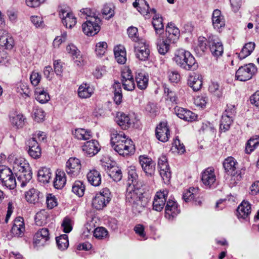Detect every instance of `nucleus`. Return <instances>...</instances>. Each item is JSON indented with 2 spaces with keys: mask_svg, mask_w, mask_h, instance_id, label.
<instances>
[{
  "mask_svg": "<svg viewBox=\"0 0 259 259\" xmlns=\"http://www.w3.org/2000/svg\"><path fill=\"white\" fill-rule=\"evenodd\" d=\"M110 141L112 147L120 155L125 156L133 154L135 152L133 142L122 132L113 131Z\"/></svg>",
  "mask_w": 259,
  "mask_h": 259,
  "instance_id": "f257e3e1",
  "label": "nucleus"
},
{
  "mask_svg": "<svg viewBox=\"0 0 259 259\" xmlns=\"http://www.w3.org/2000/svg\"><path fill=\"white\" fill-rule=\"evenodd\" d=\"M174 60L177 65L186 70H194L198 67V64L193 55L189 51L183 49L176 51Z\"/></svg>",
  "mask_w": 259,
  "mask_h": 259,
  "instance_id": "f03ea898",
  "label": "nucleus"
},
{
  "mask_svg": "<svg viewBox=\"0 0 259 259\" xmlns=\"http://www.w3.org/2000/svg\"><path fill=\"white\" fill-rule=\"evenodd\" d=\"M144 197L143 193L137 189L127 191L126 194V201L132 206L133 210L140 212L144 208Z\"/></svg>",
  "mask_w": 259,
  "mask_h": 259,
  "instance_id": "7ed1b4c3",
  "label": "nucleus"
},
{
  "mask_svg": "<svg viewBox=\"0 0 259 259\" xmlns=\"http://www.w3.org/2000/svg\"><path fill=\"white\" fill-rule=\"evenodd\" d=\"M111 197L112 195L109 189L104 188L96 194L92 200V205L97 210H101L109 203Z\"/></svg>",
  "mask_w": 259,
  "mask_h": 259,
  "instance_id": "20e7f679",
  "label": "nucleus"
},
{
  "mask_svg": "<svg viewBox=\"0 0 259 259\" xmlns=\"http://www.w3.org/2000/svg\"><path fill=\"white\" fill-rule=\"evenodd\" d=\"M0 181L3 186L9 189H14L17 185L11 169L5 165H0Z\"/></svg>",
  "mask_w": 259,
  "mask_h": 259,
  "instance_id": "39448f33",
  "label": "nucleus"
},
{
  "mask_svg": "<svg viewBox=\"0 0 259 259\" xmlns=\"http://www.w3.org/2000/svg\"><path fill=\"white\" fill-rule=\"evenodd\" d=\"M256 70L255 66L249 63L240 67L236 72L235 77L238 80L245 81L251 78Z\"/></svg>",
  "mask_w": 259,
  "mask_h": 259,
  "instance_id": "423d86ee",
  "label": "nucleus"
},
{
  "mask_svg": "<svg viewBox=\"0 0 259 259\" xmlns=\"http://www.w3.org/2000/svg\"><path fill=\"white\" fill-rule=\"evenodd\" d=\"M101 20L98 17H92L91 19H88L82 25V30L87 35L94 36L100 30V24Z\"/></svg>",
  "mask_w": 259,
  "mask_h": 259,
  "instance_id": "0eeeda50",
  "label": "nucleus"
},
{
  "mask_svg": "<svg viewBox=\"0 0 259 259\" xmlns=\"http://www.w3.org/2000/svg\"><path fill=\"white\" fill-rule=\"evenodd\" d=\"M208 44L212 56L216 59L222 57L224 53V47L220 39L217 36L211 35L208 37Z\"/></svg>",
  "mask_w": 259,
  "mask_h": 259,
  "instance_id": "6e6552de",
  "label": "nucleus"
},
{
  "mask_svg": "<svg viewBox=\"0 0 259 259\" xmlns=\"http://www.w3.org/2000/svg\"><path fill=\"white\" fill-rule=\"evenodd\" d=\"M81 168L80 161L75 157L70 158L66 163L65 171L70 178L77 177L80 172Z\"/></svg>",
  "mask_w": 259,
  "mask_h": 259,
  "instance_id": "1a4fd4ad",
  "label": "nucleus"
},
{
  "mask_svg": "<svg viewBox=\"0 0 259 259\" xmlns=\"http://www.w3.org/2000/svg\"><path fill=\"white\" fill-rule=\"evenodd\" d=\"M159 174L165 184H168L171 178V171L165 156L162 155L158 159Z\"/></svg>",
  "mask_w": 259,
  "mask_h": 259,
  "instance_id": "9d476101",
  "label": "nucleus"
},
{
  "mask_svg": "<svg viewBox=\"0 0 259 259\" xmlns=\"http://www.w3.org/2000/svg\"><path fill=\"white\" fill-rule=\"evenodd\" d=\"M201 181L207 188H211L216 186V176L214 169L208 167L201 173Z\"/></svg>",
  "mask_w": 259,
  "mask_h": 259,
  "instance_id": "9b49d317",
  "label": "nucleus"
},
{
  "mask_svg": "<svg viewBox=\"0 0 259 259\" xmlns=\"http://www.w3.org/2000/svg\"><path fill=\"white\" fill-rule=\"evenodd\" d=\"M135 118L133 116L124 113H118L116 116V121L122 130H127L134 126Z\"/></svg>",
  "mask_w": 259,
  "mask_h": 259,
  "instance_id": "f8f14e48",
  "label": "nucleus"
},
{
  "mask_svg": "<svg viewBox=\"0 0 259 259\" xmlns=\"http://www.w3.org/2000/svg\"><path fill=\"white\" fill-rule=\"evenodd\" d=\"M141 167L147 176H152L155 170V163L151 158L144 155H141L139 158Z\"/></svg>",
  "mask_w": 259,
  "mask_h": 259,
  "instance_id": "ddd939ff",
  "label": "nucleus"
},
{
  "mask_svg": "<svg viewBox=\"0 0 259 259\" xmlns=\"http://www.w3.org/2000/svg\"><path fill=\"white\" fill-rule=\"evenodd\" d=\"M156 138L162 142H167L170 137V131L166 121L160 122L155 130Z\"/></svg>",
  "mask_w": 259,
  "mask_h": 259,
  "instance_id": "4468645a",
  "label": "nucleus"
},
{
  "mask_svg": "<svg viewBox=\"0 0 259 259\" xmlns=\"http://www.w3.org/2000/svg\"><path fill=\"white\" fill-rule=\"evenodd\" d=\"M168 195V191L166 190L158 191L153 201V209L157 211H161L166 203Z\"/></svg>",
  "mask_w": 259,
  "mask_h": 259,
  "instance_id": "2eb2a0df",
  "label": "nucleus"
},
{
  "mask_svg": "<svg viewBox=\"0 0 259 259\" xmlns=\"http://www.w3.org/2000/svg\"><path fill=\"white\" fill-rule=\"evenodd\" d=\"M28 153L33 159L39 158L41 154V149L36 138H32L26 142Z\"/></svg>",
  "mask_w": 259,
  "mask_h": 259,
  "instance_id": "dca6fc26",
  "label": "nucleus"
},
{
  "mask_svg": "<svg viewBox=\"0 0 259 259\" xmlns=\"http://www.w3.org/2000/svg\"><path fill=\"white\" fill-rule=\"evenodd\" d=\"M82 147L85 154L90 157L96 155L101 149V146L98 141L96 140L87 141Z\"/></svg>",
  "mask_w": 259,
  "mask_h": 259,
  "instance_id": "f3484780",
  "label": "nucleus"
},
{
  "mask_svg": "<svg viewBox=\"0 0 259 259\" xmlns=\"http://www.w3.org/2000/svg\"><path fill=\"white\" fill-rule=\"evenodd\" d=\"M25 198L28 202L35 204L40 203L44 201V195L38 190L31 188L26 192Z\"/></svg>",
  "mask_w": 259,
  "mask_h": 259,
  "instance_id": "a211bd4d",
  "label": "nucleus"
},
{
  "mask_svg": "<svg viewBox=\"0 0 259 259\" xmlns=\"http://www.w3.org/2000/svg\"><path fill=\"white\" fill-rule=\"evenodd\" d=\"M135 52L137 58L143 61L147 60L150 56L149 46L143 42H138L135 45Z\"/></svg>",
  "mask_w": 259,
  "mask_h": 259,
  "instance_id": "6ab92c4d",
  "label": "nucleus"
},
{
  "mask_svg": "<svg viewBox=\"0 0 259 259\" xmlns=\"http://www.w3.org/2000/svg\"><path fill=\"white\" fill-rule=\"evenodd\" d=\"M180 212L177 202L172 199H169L165 208V217L168 220H172Z\"/></svg>",
  "mask_w": 259,
  "mask_h": 259,
  "instance_id": "aec40b11",
  "label": "nucleus"
},
{
  "mask_svg": "<svg viewBox=\"0 0 259 259\" xmlns=\"http://www.w3.org/2000/svg\"><path fill=\"white\" fill-rule=\"evenodd\" d=\"M180 30L172 23H169L165 29V38L169 40V42L175 43L180 36Z\"/></svg>",
  "mask_w": 259,
  "mask_h": 259,
  "instance_id": "412c9836",
  "label": "nucleus"
},
{
  "mask_svg": "<svg viewBox=\"0 0 259 259\" xmlns=\"http://www.w3.org/2000/svg\"><path fill=\"white\" fill-rule=\"evenodd\" d=\"M59 15L63 24L66 28H71L76 24V18L72 12L61 10Z\"/></svg>",
  "mask_w": 259,
  "mask_h": 259,
  "instance_id": "4be33fe9",
  "label": "nucleus"
},
{
  "mask_svg": "<svg viewBox=\"0 0 259 259\" xmlns=\"http://www.w3.org/2000/svg\"><path fill=\"white\" fill-rule=\"evenodd\" d=\"M50 239V234L48 229L42 228L35 234L33 243L36 245L43 246Z\"/></svg>",
  "mask_w": 259,
  "mask_h": 259,
  "instance_id": "5701e85b",
  "label": "nucleus"
},
{
  "mask_svg": "<svg viewBox=\"0 0 259 259\" xmlns=\"http://www.w3.org/2000/svg\"><path fill=\"white\" fill-rule=\"evenodd\" d=\"M134 7L144 16H147L150 13L155 14L156 12L154 8L150 9L148 3L145 0H135L133 3Z\"/></svg>",
  "mask_w": 259,
  "mask_h": 259,
  "instance_id": "b1692460",
  "label": "nucleus"
},
{
  "mask_svg": "<svg viewBox=\"0 0 259 259\" xmlns=\"http://www.w3.org/2000/svg\"><path fill=\"white\" fill-rule=\"evenodd\" d=\"M175 111L180 118L186 121H192L197 117V115L190 110L180 107H175Z\"/></svg>",
  "mask_w": 259,
  "mask_h": 259,
  "instance_id": "393cba45",
  "label": "nucleus"
},
{
  "mask_svg": "<svg viewBox=\"0 0 259 259\" xmlns=\"http://www.w3.org/2000/svg\"><path fill=\"white\" fill-rule=\"evenodd\" d=\"M25 229L23 218L22 217L16 218L11 229V233L15 236L22 237L24 234Z\"/></svg>",
  "mask_w": 259,
  "mask_h": 259,
  "instance_id": "a878e982",
  "label": "nucleus"
},
{
  "mask_svg": "<svg viewBox=\"0 0 259 259\" xmlns=\"http://www.w3.org/2000/svg\"><path fill=\"white\" fill-rule=\"evenodd\" d=\"M223 166L228 175L235 176L237 174L238 162L234 158L228 157L226 158L223 162Z\"/></svg>",
  "mask_w": 259,
  "mask_h": 259,
  "instance_id": "bb28decb",
  "label": "nucleus"
},
{
  "mask_svg": "<svg viewBox=\"0 0 259 259\" xmlns=\"http://www.w3.org/2000/svg\"><path fill=\"white\" fill-rule=\"evenodd\" d=\"M14 44L13 37L6 30L0 29V46L6 49H11Z\"/></svg>",
  "mask_w": 259,
  "mask_h": 259,
  "instance_id": "cd10ccee",
  "label": "nucleus"
},
{
  "mask_svg": "<svg viewBox=\"0 0 259 259\" xmlns=\"http://www.w3.org/2000/svg\"><path fill=\"white\" fill-rule=\"evenodd\" d=\"M198 197V188H190L186 190L183 194V199L186 202H189L191 201H194L195 204L200 205L201 202L200 200H197Z\"/></svg>",
  "mask_w": 259,
  "mask_h": 259,
  "instance_id": "c85d7f7f",
  "label": "nucleus"
},
{
  "mask_svg": "<svg viewBox=\"0 0 259 259\" xmlns=\"http://www.w3.org/2000/svg\"><path fill=\"white\" fill-rule=\"evenodd\" d=\"M212 21L214 28L218 31H220L221 28L225 26V20L220 10L215 9L213 11Z\"/></svg>",
  "mask_w": 259,
  "mask_h": 259,
  "instance_id": "c756f323",
  "label": "nucleus"
},
{
  "mask_svg": "<svg viewBox=\"0 0 259 259\" xmlns=\"http://www.w3.org/2000/svg\"><path fill=\"white\" fill-rule=\"evenodd\" d=\"M250 212L251 205L248 201H242L237 209V215L239 218L246 219Z\"/></svg>",
  "mask_w": 259,
  "mask_h": 259,
  "instance_id": "7c9ffc66",
  "label": "nucleus"
},
{
  "mask_svg": "<svg viewBox=\"0 0 259 259\" xmlns=\"http://www.w3.org/2000/svg\"><path fill=\"white\" fill-rule=\"evenodd\" d=\"M152 18V25L156 35H161L164 32V25L162 17L156 13Z\"/></svg>",
  "mask_w": 259,
  "mask_h": 259,
  "instance_id": "2f4dec72",
  "label": "nucleus"
},
{
  "mask_svg": "<svg viewBox=\"0 0 259 259\" xmlns=\"http://www.w3.org/2000/svg\"><path fill=\"white\" fill-rule=\"evenodd\" d=\"M188 84L194 91H199L202 85L201 75L195 74L193 75L189 76L188 80Z\"/></svg>",
  "mask_w": 259,
  "mask_h": 259,
  "instance_id": "473e14b6",
  "label": "nucleus"
},
{
  "mask_svg": "<svg viewBox=\"0 0 259 259\" xmlns=\"http://www.w3.org/2000/svg\"><path fill=\"white\" fill-rule=\"evenodd\" d=\"M13 170L15 172L20 173L30 170L29 164L23 158L16 159L13 164Z\"/></svg>",
  "mask_w": 259,
  "mask_h": 259,
  "instance_id": "72a5a7b5",
  "label": "nucleus"
},
{
  "mask_svg": "<svg viewBox=\"0 0 259 259\" xmlns=\"http://www.w3.org/2000/svg\"><path fill=\"white\" fill-rule=\"evenodd\" d=\"M169 40L167 39H164L163 37L161 35H158L157 39V48L159 54L161 55H165L169 49Z\"/></svg>",
  "mask_w": 259,
  "mask_h": 259,
  "instance_id": "f704fd0d",
  "label": "nucleus"
},
{
  "mask_svg": "<svg viewBox=\"0 0 259 259\" xmlns=\"http://www.w3.org/2000/svg\"><path fill=\"white\" fill-rule=\"evenodd\" d=\"M87 179L89 183L97 187L101 183V176L99 171L96 169L91 170L87 174Z\"/></svg>",
  "mask_w": 259,
  "mask_h": 259,
  "instance_id": "c9c22d12",
  "label": "nucleus"
},
{
  "mask_svg": "<svg viewBox=\"0 0 259 259\" xmlns=\"http://www.w3.org/2000/svg\"><path fill=\"white\" fill-rule=\"evenodd\" d=\"M66 177L64 171L57 170L56 177L54 181V186L56 189H61L65 185L66 182Z\"/></svg>",
  "mask_w": 259,
  "mask_h": 259,
  "instance_id": "e433bc0d",
  "label": "nucleus"
},
{
  "mask_svg": "<svg viewBox=\"0 0 259 259\" xmlns=\"http://www.w3.org/2000/svg\"><path fill=\"white\" fill-rule=\"evenodd\" d=\"M115 58L119 64H123L126 61L125 48L122 46H116L114 49Z\"/></svg>",
  "mask_w": 259,
  "mask_h": 259,
  "instance_id": "4c0bfd02",
  "label": "nucleus"
},
{
  "mask_svg": "<svg viewBox=\"0 0 259 259\" xmlns=\"http://www.w3.org/2000/svg\"><path fill=\"white\" fill-rule=\"evenodd\" d=\"M93 93V89L87 83H82L78 89V96L83 99L90 98Z\"/></svg>",
  "mask_w": 259,
  "mask_h": 259,
  "instance_id": "58836bf2",
  "label": "nucleus"
},
{
  "mask_svg": "<svg viewBox=\"0 0 259 259\" xmlns=\"http://www.w3.org/2000/svg\"><path fill=\"white\" fill-rule=\"evenodd\" d=\"M51 176V169L48 167H42L38 171V180L43 183H49Z\"/></svg>",
  "mask_w": 259,
  "mask_h": 259,
  "instance_id": "ea45409f",
  "label": "nucleus"
},
{
  "mask_svg": "<svg viewBox=\"0 0 259 259\" xmlns=\"http://www.w3.org/2000/svg\"><path fill=\"white\" fill-rule=\"evenodd\" d=\"M74 137L79 140H88L92 137L90 130L84 128H77L73 133Z\"/></svg>",
  "mask_w": 259,
  "mask_h": 259,
  "instance_id": "a19ab883",
  "label": "nucleus"
},
{
  "mask_svg": "<svg viewBox=\"0 0 259 259\" xmlns=\"http://www.w3.org/2000/svg\"><path fill=\"white\" fill-rule=\"evenodd\" d=\"M136 81L137 87L140 90H145L148 86V76L143 73H138L136 76Z\"/></svg>",
  "mask_w": 259,
  "mask_h": 259,
  "instance_id": "79ce46f5",
  "label": "nucleus"
},
{
  "mask_svg": "<svg viewBox=\"0 0 259 259\" xmlns=\"http://www.w3.org/2000/svg\"><path fill=\"white\" fill-rule=\"evenodd\" d=\"M255 44L253 42H249L245 44L240 53L238 54L240 59H243L249 56L254 50Z\"/></svg>",
  "mask_w": 259,
  "mask_h": 259,
  "instance_id": "37998d69",
  "label": "nucleus"
},
{
  "mask_svg": "<svg viewBox=\"0 0 259 259\" xmlns=\"http://www.w3.org/2000/svg\"><path fill=\"white\" fill-rule=\"evenodd\" d=\"M35 97L36 100L41 104L46 103L50 100L48 93L44 89L38 88L35 90Z\"/></svg>",
  "mask_w": 259,
  "mask_h": 259,
  "instance_id": "c03bdc74",
  "label": "nucleus"
},
{
  "mask_svg": "<svg viewBox=\"0 0 259 259\" xmlns=\"http://www.w3.org/2000/svg\"><path fill=\"white\" fill-rule=\"evenodd\" d=\"M85 186L81 181H76L72 186V192L78 197H82L85 191Z\"/></svg>",
  "mask_w": 259,
  "mask_h": 259,
  "instance_id": "a18cd8bd",
  "label": "nucleus"
},
{
  "mask_svg": "<svg viewBox=\"0 0 259 259\" xmlns=\"http://www.w3.org/2000/svg\"><path fill=\"white\" fill-rule=\"evenodd\" d=\"M18 182L20 183L21 187H24L32 178V172L31 170H26V172H22L17 175Z\"/></svg>",
  "mask_w": 259,
  "mask_h": 259,
  "instance_id": "49530a36",
  "label": "nucleus"
},
{
  "mask_svg": "<svg viewBox=\"0 0 259 259\" xmlns=\"http://www.w3.org/2000/svg\"><path fill=\"white\" fill-rule=\"evenodd\" d=\"M66 50L67 52L72 57L75 61L80 63L82 61V57L80 55L79 51L73 45L70 44L67 46Z\"/></svg>",
  "mask_w": 259,
  "mask_h": 259,
  "instance_id": "de8ad7c7",
  "label": "nucleus"
},
{
  "mask_svg": "<svg viewBox=\"0 0 259 259\" xmlns=\"http://www.w3.org/2000/svg\"><path fill=\"white\" fill-rule=\"evenodd\" d=\"M233 119L234 118H230L228 115L222 114L220 125V130L224 132L229 130Z\"/></svg>",
  "mask_w": 259,
  "mask_h": 259,
  "instance_id": "09e8293b",
  "label": "nucleus"
},
{
  "mask_svg": "<svg viewBox=\"0 0 259 259\" xmlns=\"http://www.w3.org/2000/svg\"><path fill=\"white\" fill-rule=\"evenodd\" d=\"M259 145V136L250 138L247 142L245 147V152L250 154Z\"/></svg>",
  "mask_w": 259,
  "mask_h": 259,
  "instance_id": "8fccbe9b",
  "label": "nucleus"
},
{
  "mask_svg": "<svg viewBox=\"0 0 259 259\" xmlns=\"http://www.w3.org/2000/svg\"><path fill=\"white\" fill-rule=\"evenodd\" d=\"M58 247L60 250L67 249L69 245L68 236L66 234H63L56 238Z\"/></svg>",
  "mask_w": 259,
  "mask_h": 259,
  "instance_id": "3c124183",
  "label": "nucleus"
},
{
  "mask_svg": "<svg viewBox=\"0 0 259 259\" xmlns=\"http://www.w3.org/2000/svg\"><path fill=\"white\" fill-rule=\"evenodd\" d=\"M208 40L204 37L200 36L198 39V45L195 49L196 52L200 55L203 53L207 48Z\"/></svg>",
  "mask_w": 259,
  "mask_h": 259,
  "instance_id": "603ef678",
  "label": "nucleus"
},
{
  "mask_svg": "<svg viewBox=\"0 0 259 259\" xmlns=\"http://www.w3.org/2000/svg\"><path fill=\"white\" fill-rule=\"evenodd\" d=\"M48 215L45 210L37 212L35 216V222L37 225L42 226L47 223Z\"/></svg>",
  "mask_w": 259,
  "mask_h": 259,
  "instance_id": "864d4df0",
  "label": "nucleus"
},
{
  "mask_svg": "<svg viewBox=\"0 0 259 259\" xmlns=\"http://www.w3.org/2000/svg\"><path fill=\"white\" fill-rule=\"evenodd\" d=\"M114 101L117 105H119L122 102V95L120 83H115L114 84Z\"/></svg>",
  "mask_w": 259,
  "mask_h": 259,
  "instance_id": "5fc2aeb1",
  "label": "nucleus"
},
{
  "mask_svg": "<svg viewBox=\"0 0 259 259\" xmlns=\"http://www.w3.org/2000/svg\"><path fill=\"white\" fill-rule=\"evenodd\" d=\"M164 93L166 97V100L169 101L171 103H177L178 97L175 92L165 85L164 86Z\"/></svg>",
  "mask_w": 259,
  "mask_h": 259,
  "instance_id": "6e6d98bb",
  "label": "nucleus"
},
{
  "mask_svg": "<svg viewBox=\"0 0 259 259\" xmlns=\"http://www.w3.org/2000/svg\"><path fill=\"white\" fill-rule=\"evenodd\" d=\"M17 92L20 93L23 98H26L30 96L31 90L27 83L21 82L17 88Z\"/></svg>",
  "mask_w": 259,
  "mask_h": 259,
  "instance_id": "4d7b16f0",
  "label": "nucleus"
},
{
  "mask_svg": "<svg viewBox=\"0 0 259 259\" xmlns=\"http://www.w3.org/2000/svg\"><path fill=\"white\" fill-rule=\"evenodd\" d=\"M208 90L210 93L218 98L222 96V89L217 82H212L209 86Z\"/></svg>",
  "mask_w": 259,
  "mask_h": 259,
  "instance_id": "13d9d810",
  "label": "nucleus"
},
{
  "mask_svg": "<svg viewBox=\"0 0 259 259\" xmlns=\"http://www.w3.org/2000/svg\"><path fill=\"white\" fill-rule=\"evenodd\" d=\"M109 176L115 182H119L122 177L121 170L118 167L112 168Z\"/></svg>",
  "mask_w": 259,
  "mask_h": 259,
  "instance_id": "bf43d9fd",
  "label": "nucleus"
},
{
  "mask_svg": "<svg viewBox=\"0 0 259 259\" xmlns=\"http://www.w3.org/2000/svg\"><path fill=\"white\" fill-rule=\"evenodd\" d=\"M138 175L135 169H131L128 172V184L133 185L134 187L137 184Z\"/></svg>",
  "mask_w": 259,
  "mask_h": 259,
  "instance_id": "052dcab7",
  "label": "nucleus"
},
{
  "mask_svg": "<svg viewBox=\"0 0 259 259\" xmlns=\"http://www.w3.org/2000/svg\"><path fill=\"white\" fill-rule=\"evenodd\" d=\"M107 49V44L105 41H101L97 44L95 52L97 56H102Z\"/></svg>",
  "mask_w": 259,
  "mask_h": 259,
  "instance_id": "680f3d73",
  "label": "nucleus"
},
{
  "mask_svg": "<svg viewBox=\"0 0 259 259\" xmlns=\"http://www.w3.org/2000/svg\"><path fill=\"white\" fill-rule=\"evenodd\" d=\"M72 220L68 217H65L64 219L61 224V227L64 232L68 233L71 231L72 230Z\"/></svg>",
  "mask_w": 259,
  "mask_h": 259,
  "instance_id": "e2e57ef3",
  "label": "nucleus"
},
{
  "mask_svg": "<svg viewBox=\"0 0 259 259\" xmlns=\"http://www.w3.org/2000/svg\"><path fill=\"white\" fill-rule=\"evenodd\" d=\"M146 112L150 116H155L158 113V109L156 105L153 103H149L145 107Z\"/></svg>",
  "mask_w": 259,
  "mask_h": 259,
  "instance_id": "0e129e2a",
  "label": "nucleus"
},
{
  "mask_svg": "<svg viewBox=\"0 0 259 259\" xmlns=\"http://www.w3.org/2000/svg\"><path fill=\"white\" fill-rule=\"evenodd\" d=\"M46 203L48 208L52 209L57 205V199L52 194H48L46 197Z\"/></svg>",
  "mask_w": 259,
  "mask_h": 259,
  "instance_id": "69168bd1",
  "label": "nucleus"
},
{
  "mask_svg": "<svg viewBox=\"0 0 259 259\" xmlns=\"http://www.w3.org/2000/svg\"><path fill=\"white\" fill-rule=\"evenodd\" d=\"M108 235L107 231L103 227H98L95 229L94 232V236L96 238L102 239L106 238Z\"/></svg>",
  "mask_w": 259,
  "mask_h": 259,
  "instance_id": "338daca9",
  "label": "nucleus"
},
{
  "mask_svg": "<svg viewBox=\"0 0 259 259\" xmlns=\"http://www.w3.org/2000/svg\"><path fill=\"white\" fill-rule=\"evenodd\" d=\"M102 13L104 15H108V19L113 17L114 14V6L113 4H105L102 9Z\"/></svg>",
  "mask_w": 259,
  "mask_h": 259,
  "instance_id": "774afa93",
  "label": "nucleus"
}]
</instances>
